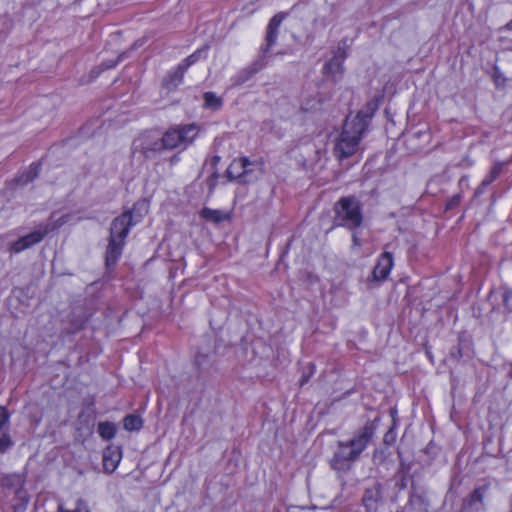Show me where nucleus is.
Instances as JSON below:
<instances>
[{
    "instance_id": "7ed1b4c3",
    "label": "nucleus",
    "mask_w": 512,
    "mask_h": 512,
    "mask_svg": "<svg viewBox=\"0 0 512 512\" xmlns=\"http://www.w3.org/2000/svg\"><path fill=\"white\" fill-rule=\"evenodd\" d=\"M372 437V430L369 426H364L348 442H339L338 449L334 455L332 466L335 469L343 468V463L355 461L359 455L366 449Z\"/></svg>"
},
{
    "instance_id": "412c9836",
    "label": "nucleus",
    "mask_w": 512,
    "mask_h": 512,
    "mask_svg": "<svg viewBox=\"0 0 512 512\" xmlns=\"http://www.w3.org/2000/svg\"><path fill=\"white\" fill-rule=\"evenodd\" d=\"M59 512H91L88 504L83 499L79 498L75 502V506L71 509H63L60 507Z\"/></svg>"
},
{
    "instance_id": "bb28decb",
    "label": "nucleus",
    "mask_w": 512,
    "mask_h": 512,
    "mask_svg": "<svg viewBox=\"0 0 512 512\" xmlns=\"http://www.w3.org/2000/svg\"><path fill=\"white\" fill-rule=\"evenodd\" d=\"M460 201V196H456L451 200L450 206L456 205Z\"/></svg>"
},
{
    "instance_id": "423d86ee",
    "label": "nucleus",
    "mask_w": 512,
    "mask_h": 512,
    "mask_svg": "<svg viewBox=\"0 0 512 512\" xmlns=\"http://www.w3.org/2000/svg\"><path fill=\"white\" fill-rule=\"evenodd\" d=\"M48 226H44L39 228L12 243L10 247V251L13 253H20L25 249L30 248L31 246L41 242L44 236L48 233Z\"/></svg>"
},
{
    "instance_id": "9d476101",
    "label": "nucleus",
    "mask_w": 512,
    "mask_h": 512,
    "mask_svg": "<svg viewBox=\"0 0 512 512\" xmlns=\"http://www.w3.org/2000/svg\"><path fill=\"white\" fill-rule=\"evenodd\" d=\"M286 13H278L272 17L267 26L265 44H264V52H267L276 42L279 27L282 21L285 19Z\"/></svg>"
},
{
    "instance_id": "6e6552de",
    "label": "nucleus",
    "mask_w": 512,
    "mask_h": 512,
    "mask_svg": "<svg viewBox=\"0 0 512 512\" xmlns=\"http://www.w3.org/2000/svg\"><path fill=\"white\" fill-rule=\"evenodd\" d=\"M251 166L252 164L247 158L234 159L227 169L228 177L248 182L250 181L249 174L252 172Z\"/></svg>"
},
{
    "instance_id": "cd10ccee",
    "label": "nucleus",
    "mask_w": 512,
    "mask_h": 512,
    "mask_svg": "<svg viewBox=\"0 0 512 512\" xmlns=\"http://www.w3.org/2000/svg\"><path fill=\"white\" fill-rule=\"evenodd\" d=\"M138 206H139L140 208H144V209H146V204H145V203H141V204H137V205H135L133 210L135 211V210L138 208Z\"/></svg>"
},
{
    "instance_id": "a878e982",
    "label": "nucleus",
    "mask_w": 512,
    "mask_h": 512,
    "mask_svg": "<svg viewBox=\"0 0 512 512\" xmlns=\"http://www.w3.org/2000/svg\"><path fill=\"white\" fill-rule=\"evenodd\" d=\"M352 243H353V247H355V248L361 247V240L356 233L352 234Z\"/></svg>"
},
{
    "instance_id": "a211bd4d",
    "label": "nucleus",
    "mask_w": 512,
    "mask_h": 512,
    "mask_svg": "<svg viewBox=\"0 0 512 512\" xmlns=\"http://www.w3.org/2000/svg\"><path fill=\"white\" fill-rule=\"evenodd\" d=\"M143 421L138 415H128L123 420L124 429L127 431H139L142 428Z\"/></svg>"
},
{
    "instance_id": "f257e3e1",
    "label": "nucleus",
    "mask_w": 512,
    "mask_h": 512,
    "mask_svg": "<svg viewBox=\"0 0 512 512\" xmlns=\"http://www.w3.org/2000/svg\"><path fill=\"white\" fill-rule=\"evenodd\" d=\"M370 118L371 115L359 112L356 116L346 119L334 145V154L338 159L347 158L356 153Z\"/></svg>"
},
{
    "instance_id": "393cba45",
    "label": "nucleus",
    "mask_w": 512,
    "mask_h": 512,
    "mask_svg": "<svg viewBox=\"0 0 512 512\" xmlns=\"http://www.w3.org/2000/svg\"><path fill=\"white\" fill-rule=\"evenodd\" d=\"M19 499H21L22 503L19 505V512H23L25 509V506L28 502V496L25 490L20 489L19 490Z\"/></svg>"
},
{
    "instance_id": "2eb2a0df",
    "label": "nucleus",
    "mask_w": 512,
    "mask_h": 512,
    "mask_svg": "<svg viewBox=\"0 0 512 512\" xmlns=\"http://www.w3.org/2000/svg\"><path fill=\"white\" fill-rule=\"evenodd\" d=\"M9 415L4 407H0V451L4 452L11 445L10 437L5 433L4 427L7 424Z\"/></svg>"
},
{
    "instance_id": "1a4fd4ad",
    "label": "nucleus",
    "mask_w": 512,
    "mask_h": 512,
    "mask_svg": "<svg viewBox=\"0 0 512 512\" xmlns=\"http://www.w3.org/2000/svg\"><path fill=\"white\" fill-rule=\"evenodd\" d=\"M393 256L390 252L382 253L372 271V277L375 281H384L388 278L393 268Z\"/></svg>"
},
{
    "instance_id": "0eeeda50",
    "label": "nucleus",
    "mask_w": 512,
    "mask_h": 512,
    "mask_svg": "<svg viewBox=\"0 0 512 512\" xmlns=\"http://www.w3.org/2000/svg\"><path fill=\"white\" fill-rule=\"evenodd\" d=\"M160 150V143L157 139H153L151 135L144 134L134 140L132 145V153H140L143 157L148 158L154 152Z\"/></svg>"
},
{
    "instance_id": "dca6fc26",
    "label": "nucleus",
    "mask_w": 512,
    "mask_h": 512,
    "mask_svg": "<svg viewBox=\"0 0 512 512\" xmlns=\"http://www.w3.org/2000/svg\"><path fill=\"white\" fill-rule=\"evenodd\" d=\"M160 149H174L181 146L179 141V132L176 128L167 130L161 138Z\"/></svg>"
},
{
    "instance_id": "b1692460",
    "label": "nucleus",
    "mask_w": 512,
    "mask_h": 512,
    "mask_svg": "<svg viewBox=\"0 0 512 512\" xmlns=\"http://www.w3.org/2000/svg\"><path fill=\"white\" fill-rule=\"evenodd\" d=\"M483 497H484V488H481V487L476 488L471 495L473 502H481L483 500Z\"/></svg>"
},
{
    "instance_id": "6ab92c4d",
    "label": "nucleus",
    "mask_w": 512,
    "mask_h": 512,
    "mask_svg": "<svg viewBox=\"0 0 512 512\" xmlns=\"http://www.w3.org/2000/svg\"><path fill=\"white\" fill-rule=\"evenodd\" d=\"M98 433L103 439L110 440L114 438L116 434V428L113 423L100 422L98 424Z\"/></svg>"
},
{
    "instance_id": "39448f33",
    "label": "nucleus",
    "mask_w": 512,
    "mask_h": 512,
    "mask_svg": "<svg viewBox=\"0 0 512 512\" xmlns=\"http://www.w3.org/2000/svg\"><path fill=\"white\" fill-rule=\"evenodd\" d=\"M205 54V49H198L196 52L188 56L181 64H179L177 70L169 75L165 82L168 89H174L183 82L185 71L194 63H196Z\"/></svg>"
},
{
    "instance_id": "f3484780",
    "label": "nucleus",
    "mask_w": 512,
    "mask_h": 512,
    "mask_svg": "<svg viewBox=\"0 0 512 512\" xmlns=\"http://www.w3.org/2000/svg\"><path fill=\"white\" fill-rule=\"evenodd\" d=\"M203 108L212 111H218L223 106V98L214 92H205L203 94Z\"/></svg>"
},
{
    "instance_id": "ddd939ff",
    "label": "nucleus",
    "mask_w": 512,
    "mask_h": 512,
    "mask_svg": "<svg viewBox=\"0 0 512 512\" xmlns=\"http://www.w3.org/2000/svg\"><path fill=\"white\" fill-rule=\"evenodd\" d=\"M179 132V141L181 146L190 145L199 134V127L196 124H188L175 127Z\"/></svg>"
},
{
    "instance_id": "c756f323",
    "label": "nucleus",
    "mask_w": 512,
    "mask_h": 512,
    "mask_svg": "<svg viewBox=\"0 0 512 512\" xmlns=\"http://www.w3.org/2000/svg\"><path fill=\"white\" fill-rule=\"evenodd\" d=\"M115 65H116V63H112L111 65H108L107 67L111 68V67H114Z\"/></svg>"
},
{
    "instance_id": "c85d7f7f",
    "label": "nucleus",
    "mask_w": 512,
    "mask_h": 512,
    "mask_svg": "<svg viewBox=\"0 0 512 512\" xmlns=\"http://www.w3.org/2000/svg\"><path fill=\"white\" fill-rule=\"evenodd\" d=\"M466 182H467V179H465V178H462V179L460 180V184H461V185H462L463 183H466Z\"/></svg>"
},
{
    "instance_id": "20e7f679",
    "label": "nucleus",
    "mask_w": 512,
    "mask_h": 512,
    "mask_svg": "<svg viewBox=\"0 0 512 512\" xmlns=\"http://www.w3.org/2000/svg\"><path fill=\"white\" fill-rule=\"evenodd\" d=\"M335 222L349 230H355L363 222L360 202L355 197H343L335 204Z\"/></svg>"
},
{
    "instance_id": "f8f14e48",
    "label": "nucleus",
    "mask_w": 512,
    "mask_h": 512,
    "mask_svg": "<svg viewBox=\"0 0 512 512\" xmlns=\"http://www.w3.org/2000/svg\"><path fill=\"white\" fill-rule=\"evenodd\" d=\"M323 73L333 81L339 80L343 74V57L334 56L324 65Z\"/></svg>"
},
{
    "instance_id": "9b49d317",
    "label": "nucleus",
    "mask_w": 512,
    "mask_h": 512,
    "mask_svg": "<svg viewBox=\"0 0 512 512\" xmlns=\"http://www.w3.org/2000/svg\"><path fill=\"white\" fill-rule=\"evenodd\" d=\"M122 459V451L119 447L109 446L103 453V468L105 472L112 473L118 467Z\"/></svg>"
},
{
    "instance_id": "5701e85b",
    "label": "nucleus",
    "mask_w": 512,
    "mask_h": 512,
    "mask_svg": "<svg viewBox=\"0 0 512 512\" xmlns=\"http://www.w3.org/2000/svg\"><path fill=\"white\" fill-rule=\"evenodd\" d=\"M313 24H314V30H313V31H311V32H309V33L307 34V37H313V36H315L316 34H320L322 31H324V30H325V28H326V26H327V24H326V22H325V20H324L323 18H321V19H318V18H317V19H315V20H314V22H313Z\"/></svg>"
},
{
    "instance_id": "f03ea898",
    "label": "nucleus",
    "mask_w": 512,
    "mask_h": 512,
    "mask_svg": "<svg viewBox=\"0 0 512 512\" xmlns=\"http://www.w3.org/2000/svg\"><path fill=\"white\" fill-rule=\"evenodd\" d=\"M140 218H134L131 211L122 213L115 218L110 228V237L105 253V261L107 267L113 266L122 254L125 238L127 237L130 227L140 222Z\"/></svg>"
},
{
    "instance_id": "4468645a",
    "label": "nucleus",
    "mask_w": 512,
    "mask_h": 512,
    "mask_svg": "<svg viewBox=\"0 0 512 512\" xmlns=\"http://www.w3.org/2000/svg\"><path fill=\"white\" fill-rule=\"evenodd\" d=\"M200 215L205 220L216 224L230 219L229 212L220 209H211L208 207L203 208Z\"/></svg>"
},
{
    "instance_id": "aec40b11",
    "label": "nucleus",
    "mask_w": 512,
    "mask_h": 512,
    "mask_svg": "<svg viewBox=\"0 0 512 512\" xmlns=\"http://www.w3.org/2000/svg\"><path fill=\"white\" fill-rule=\"evenodd\" d=\"M501 171H502V164L501 163L494 164L489 175L482 181L481 186L486 187V186L490 185L493 181H495L499 177Z\"/></svg>"
},
{
    "instance_id": "4be33fe9",
    "label": "nucleus",
    "mask_w": 512,
    "mask_h": 512,
    "mask_svg": "<svg viewBox=\"0 0 512 512\" xmlns=\"http://www.w3.org/2000/svg\"><path fill=\"white\" fill-rule=\"evenodd\" d=\"M40 168L38 164H31L29 167V170L27 171L25 175V179H21V182L23 184L28 183L29 181H32L35 179L39 174Z\"/></svg>"
}]
</instances>
